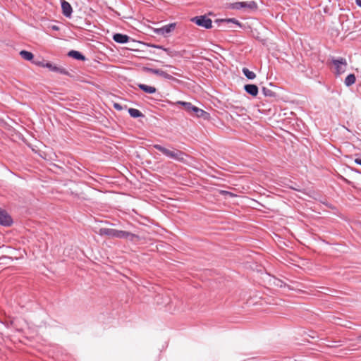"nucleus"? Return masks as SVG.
<instances>
[{
  "mask_svg": "<svg viewBox=\"0 0 361 361\" xmlns=\"http://www.w3.org/2000/svg\"><path fill=\"white\" fill-rule=\"evenodd\" d=\"M153 147L161 152L166 157L183 164L188 163V159L190 158L189 155L178 149L172 147V149H170L158 144L154 145Z\"/></svg>",
  "mask_w": 361,
  "mask_h": 361,
  "instance_id": "obj_1",
  "label": "nucleus"
},
{
  "mask_svg": "<svg viewBox=\"0 0 361 361\" xmlns=\"http://www.w3.org/2000/svg\"><path fill=\"white\" fill-rule=\"evenodd\" d=\"M331 63L334 66L333 73L336 76H340L344 73L348 67L347 60L343 57H338L337 59L332 57Z\"/></svg>",
  "mask_w": 361,
  "mask_h": 361,
  "instance_id": "obj_2",
  "label": "nucleus"
},
{
  "mask_svg": "<svg viewBox=\"0 0 361 361\" xmlns=\"http://www.w3.org/2000/svg\"><path fill=\"white\" fill-rule=\"evenodd\" d=\"M38 65L43 68H48L50 71L60 73L62 75H68L69 74L68 71L63 68L56 66L55 64L51 63V62H45V61H41L38 63Z\"/></svg>",
  "mask_w": 361,
  "mask_h": 361,
  "instance_id": "obj_3",
  "label": "nucleus"
},
{
  "mask_svg": "<svg viewBox=\"0 0 361 361\" xmlns=\"http://www.w3.org/2000/svg\"><path fill=\"white\" fill-rule=\"evenodd\" d=\"M191 21L198 26L202 27L205 29H209L212 27V21L206 16H195L191 19Z\"/></svg>",
  "mask_w": 361,
  "mask_h": 361,
  "instance_id": "obj_4",
  "label": "nucleus"
},
{
  "mask_svg": "<svg viewBox=\"0 0 361 361\" xmlns=\"http://www.w3.org/2000/svg\"><path fill=\"white\" fill-rule=\"evenodd\" d=\"M123 231H120L114 228H102L99 230L100 235H107L111 238H123Z\"/></svg>",
  "mask_w": 361,
  "mask_h": 361,
  "instance_id": "obj_5",
  "label": "nucleus"
},
{
  "mask_svg": "<svg viewBox=\"0 0 361 361\" xmlns=\"http://www.w3.org/2000/svg\"><path fill=\"white\" fill-rule=\"evenodd\" d=\"M144 71L149 73H153L157 75L161 76L165 79L173 80V81H178L177 79H176L173 76L167 73L166 72L161 70V69H155L149 67H144Z\"/></svg>",
  "mask_w": 361,
  "mask_h": 361,
  "instance_id": "obj_6",
  "label": "nucleus"
},
{
  "mask_svg": "<svg viewBox=\"0 0 361 361\" xmlns=\"http://www.w3.org/2000/svg\"><path fill=\"white\" fill-rule=\"evenodd\" d=\"M176 24L175 23H169L164 25L159 28H154L153 31L155 34L159 35L167 36L169 33L174 30Z\"/></svg>",
  "mask_w": 361,
  "mask_h": 361,
  "instance_id": "obj_7",
  "label": "nucleus"
},
{
  "mask_svg": "<svg viewBox=\"0 0 361 361\" xmlns=\"http://www.w3.org/2000/svg\"><path fill=\"white\" fill-rule=\"evenodd\" d=\"M13 224L11 216L4 210L0 209V225L10 226Z\"/></svg>",
  "mask_w": 361,
  "mask_h": 361,
  "instance_id": "obj_8",
  "label": "nucleus"
},
{
  "mask_svg": "<svg viewBox=\"0 0 361 361\" xmlns=\"http://www.w3.org/2000/svg\"><path fill=\"white\" fill-rule=\"evenodd\" d=\"M61 6L63 15L68 18H71L73 13L71 5L66 0H61Z\"/></svg>",
  "mask_w": 361,
  "mask_h": 361,
  "instance_id": "obj_9",
  "label": "nucleus"
},
{
  "mask_svg": "<svg viewBox=\"0 0 361 361\" xmlns=\"http://www.w3.org/2000/svg\"><path fill=\"white\" fill-rule=\"evenodd\" d=\"M244 90L248 94L256 97L258 94L259 89L256 85L254 84H247L244 86Z\"/></svg>",
  "mask_w": 361,
  "mask_h": 361,
  "instance_id": "obj_10",
  "label": "nucleus"
},
{
  "mask_svg": "<svg viewBox=\"0 0 361 361\" xmlns=\"http://www.w3.org/2000/svg\"><path fill=\"white\" fill-rule=\"evenodd\" d=\"M130 39V37L128 35L121 34V33H116L113 35V39L116 42L120 43V44L127 43L129 42Z\"/></svg>",
  "mask_w": 361,
  "mask_h": 361,
  "instance_id": "obj_11",
  "label": "nucleus"
},
{
  "mask_svg": "<svg viewBox=\"0 0 361 361\" xmlns=\"http://www.w3.org/2000/svg\"><path fill=\"white\" fill-rule=\"evenodd\" d=\"M123 235L122 239H128L133 243H137L141 240V238L138 235L132 233L130 232L123 231Z\"/></svg>",
  "mask_w": 361,
  "mask_h": 361,
  "instance_id": "obj_12",
  "label": "nucleus"
},
{
  "mask_svg": "<svg viewBox=\"0 0 361 361\" xmlns=\"http://www.w3.org/2000/svg\"><path fill=\"white\" fill-rule=\"evenodd\" d=\"M195 115L198 118H203L204 119L208 118L209 116V114L207 111L194 106V108L192 109V113Z\"/></svg>",
  "mask_w": 361,
  "mask_h": 361,
  "instance_id": "obj_13",
  "label": "nucleus"
},
{
  "mask_svg": "<svg viewBox=\"0 0 361 361\" xmlns=\"http://www.w3.org/2000/svg\"><path fill=\"white\" fill-rule=\"evenodd\" d=\"M68 56L78 61H85L86 60V57L81 52L76 50L68 51Z\"/></svg>",
  "mask_w": 361,
  "mask_h": 361,
  "instance_id": "obj_14",
  "label": "nucleus"
},
{
  "mask_svg": "<svg viewBox=\"0 0 361 361\" xmlns=\"http://www.w3.org/2000/svg\"><path fill=\"white\" fill-rule=\"evenodd\" d=\"M138 87L145 93L154 94L157 92V89L154 87L149 86L145 84H138Z\"/></svg>",
  "mask_w": 361,
  "mask_h": 361,
  "instance_id": "obj_15",
  "label": "nucleus"
},
{
  "mask_svg": "<svg viewBox=\"0 0 361 361\" xmlns=\"http://www.w3.org/2000/svg\"><path fill=\"white\" fill-rule=\"evenodd\" d=\"M356 81V77L354 73H350L346 76L344 84L346 87L353 85Z\"/></svg>",
  "mask_w": 361,
  "mask_h": 361,
  "instance_id": "obj_16",
  "label": "nucleus"
},
{
  "mask_svg": "<svg viewBox=\"0 0 361 361\" xmlns=\"http://www.w3.org/2000/svg\"><path fill=\"white\" fill-rule=\"evenodd\" d=\"M128 111L130 116L133 118H140L144 116L142 113L137 109L130 108L128 109Z\"/></svg>",
  "mask_w": 361,
  "mask_h": 361,
  "instance_id": "obj_17",
  "label": "nucleus"
},
{
  "mask_svg": "<svg viewBox=\"0 0 361 361\" xmlns=\"http://www.w3.org/2000/svg\"><path fill=\"white\" fill-rule=\"evenodd\" d=\"M20 56L23 59H24L25 60H27V61H31L34 57V55L32 52L26 51V50L20 51Z\"/></svg>",
  "mask_w": 361,
  "mask_h": 361,
  "instance_id": "obj_18",
  "label": "nucleus"
},
{
  "mask_svg": "<svg viewBox=\"0 0 361 361\" xmlns=\"http://www.w3.org/2000/svg\"><path fill=\"white\" fill-rule=\"evenodd\" d=\"M242 71L244 75L249 80H254L256 78V74L247 68H243Z\"/></svg>",
  "mask_w": 361,
  "mask_h": 361,
  "instance_id": "obj_19",
  "label": "nucleus"
},
{
  "mask_svg": "<svg viewBox=\"0 0 361 361\" xmlns=\"http://www.w3.org/2000/svg\"><path fill=\"white\" fill-rule=\"evenodd\" d=\"M177 104L183 106L188 113H192V109L194 108V106L190 102L179 101Z\"/></svg>",
  "mask_w": 361,
  "mask_h": 361,
  "instance_id": "obj_20",
  "label": "nucleus"
},
{
  "mask_svg": "<svg viewBox=\"0 0 361 361\" xmlns=\"http://www.w3.org/2000/svg\"><path fill=\"white\" fill-rule=\"evenodd\" d=\"M262 92L265 97H276V93L274 92H273L272 90H271L265 87H262Z\"/></svg>",
  "mask_w": 361,
  "mask_h": 361,
  "instance_id": "obj_21",
  "label": "nucleus"
},
{
  "mask_svg": "<svg viewBox=\"0 0 361 361\" xmlns=\"http://www.w3.org/2000/svg\"><path fill=\"white\" fill-rule=\"evenodd\" d=\"M245 8H248L250 9H257V4L254 1L245 2Z\"/></svg>",
  "mask_w": 361,
  "mask_h": 361,
  "instance_id": "obj_22",
  "label": "nucleus"
},
{
  "mask_svg": "<svg viewBox=\"0 0 361 361\" xmlns=\"http://www.w3.org/2000/svg\"><path fill=\"white\" fill-rule=\"evenodd\" d=\"M243 8H245V2H235L232 5V8L233 9L239 10Z\"/></svg>",
  "mask_w": 361,
  "mask_h": 361,
  "instance_id": "obj_23",
  "label": "nucleus"
},
{
  "mask_svg": "<svg viewBox=\"0 0 361 361\" xmlns=\"http://www.w3.org/2000/svg\"><path fill=\"white\" fill-rule=\"evenodd\" d=\"M221 22H224V23H233V24H235L238 26H240V23L235 18H228V19H224V20H221Z\"/></svg>",
  "mask_w": 361,
  "mask_h": 361,
  "instance_id": "obj_24",
  "label": "nucleus"
},
{
  "mask_svg": "<svg viewBox=\"0 0 361 361\" xmlns=\"http://www.w3.org/2000/svg\"><path fill=\"white\" fill-rule=\"evenodd\" d=\"M164 51L170 56H174L177 55V51H171L169 48L164 49Z\"/></svg>",
  "mask_w": 361,
  "mask_h": 361,
  "instance_id": "obj_25",
  "label": "nucleus"
},
{
  "mask_svg": "<svg viewBox=\"0 0 361 361\" xmlns=\"http://www.w3.org/2000/svg\"><path fill=\"white\" fill-rule=\"evenodd\" d=\"M148 46L151 47L157 48V49H162V50H164V49H165V47H164L161 45H157V44H149Z\"/></svg>",
  "mask_w": 361,
  "mask_h": 361,
  "instance_id": "obj_26",
  "label": "nucleus"
},
{
  "mask_svg": "<svg viewBox=\"0 0 361 361\" xmlns=\"http://www.w3.org/2000/svg\"><path fill=\"white\" fill-rule=\"evenodd\" d=\"M114 107L116 109V110H118V111H121L123 109L122 106L121 104H118V103H115L114 104Z\"/></svg>",
  "mask_w": 361,
  "mask_h": 361,
  "instance_id": "obj_27",
  "label": "nucleus"
},
{
  "mask_svg": "<svg viewBox=\"0 0 361 361\" xmlns=\"http://www.w3.org/2000/svg\"><path fill=\"white\" fill-rule=\"evenodd\" d=\"M355 163L361 166V156L355 159Z\"/></svg>",
  "mask_w": 361,
  "mask_h": 361,
  "instance_id": "obj_28",
  "label": "nucleus"
},
{
  "mask_svg": "<svg viewBox=\"0 0 361 361\" xmlns=\"http://www.w3.org/2000/svg\"><path fill=\"white\" fill-rule=\"evenodd\" d=\"M51 30H56V31L59 30V26H57V25H51Z\"/></svg>",
  "mask_w": 361,
  "mask_h": 361,
  "instance_id": "obj_29",
  "label": "nucleus"
},
{
  "mask_svg": "<svg viewBox=\"0 0 361 361\" xmlns=\"http://www.w3.org/2000/svg\"><path fill=\"white\" fill-rule=\"evenodd\" d=\"M355 3L357 5V6L361 8V0H355Z\"/></svg>",
  "mask_w": 361,
  "mask_h": 361,
  "instance_id": "obj_30",
  "label": "nucleus"
},
{
  "mask_svg": "<svg viewBox=\"0 0 361 361\" xmlns=\"http://www.w3.org/2000/svg\"><path fill=\"white\" fill-rule=\"evenodd\" d=\"M222 193H224V194H227V195H229L231 196H233V193L231 192H228V191H222L221 192Z\"/></svg>",
  "mask_w": 361,
  "mask_h": 361,
  "instance_id": "obj_31",
  "label": "nucleus"
},
{
  "mask_svg": "<svg viewBox=\"0 0 361 361\" xmlns=\"http://www.w3.org/2000/svg\"><path fill=\"white\" fill-rule=\"evenodd\" d=\"M282 283H283V282H282L281 281H279H279H278V283H276V285H277V286H279L280 287H282V286H282Z\"/></svg>",
  "mask_w": 361,
  "mask_h": 361,
  "instance_id": "obj_32",
  "label": "nucleus"
},
{
  "mask_svg": "<svg viewBox=\"0 0 361 361\" xmlns=\"http://www.w3.org/2000/svg\"><path fill=\"white\" fill-rule=\"evenodd\" d=\"M173 74L177 75V76L181 77V75L178 73H173Z\"/></svg>",
  "mask_w": 361,
  "mask_h": 361,
  "instance_id": "obj_33",
  "label": "nucleus"
},
{
  "mask_svg": "<svg viewBox=\"0 0 361 361\" xmlns=\"http://www.w3.org/2000/svg\"><path fill=\"white\" fill-rule=\"evenodd\" d=\"M166 66H167V67H170V68H172V67H173V66H171V65H166Z\"/></svg>",
  "mask_w": 361,
  "mask_h": 361,
  "instance_id": "obj_34",
  "label": "nucleus"
},
{
  "mask_svg": "<svg viewBox=\"0 0 361 361\" xmlns=\"http://www.w3.org/2000/svg\"><path fill=\"white\" fill-rule=\"evenodd\" d=\"M359 338V339H361V336H359V338Z\"/></svg>",
  "mask_w": 361,
  "mask_h": 361,
  "instance_id": "obj_35",
  "label": "nucleus"
}]
</instances>
